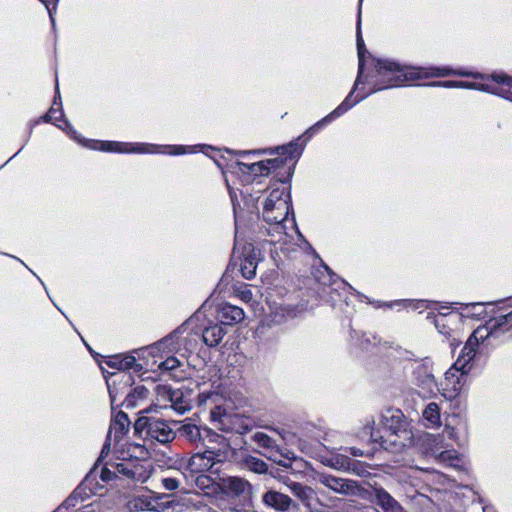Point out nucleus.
I'll return each mask as SVG.
<instances>
[{
  "instance_id": "23",
  "label": "nucleus",
  "mask_w": 512,
  "mask_h": 512,
  "mask_svg": "<svg viewBox=\"0 0 512 512\" xmlns=\"http://www.w3.org/2000/svg\"><path fill=\"white\" fill-rule=\"evenodd\" d=\"M241 465L245 469L258 474L266 473L268 469L267 464L263 460L251 455L244 456L241 460Z\"/></svg>"
},
{
  "instance_id": "43",
  "label": "nucleus",
  "mask_w": 512,
  "mask_h": 512,
  "mask_svg": "<svg viewBox=\"0 0 512 512\" xmlns=\"http://www.w3.org/2000/svg\"><path fill=\"white\" fill-rule=\"evenodd\" d=\"M211 416L213 418V420L215 421H219V422H223V417H226V414L225 413H222V410L220 407H215L212 411H211Z\"/></svg>"
},
{
  "instance_id": "7",
  "label": "nucleus",
  "mask_w": 512,
  "mask_h": 512,
  "mask_svg": "<svg viewBox=\"0 0 512 512\" xmlns=\"http://www.w3.org/2000/svg\"><path fill=\"white\" fill-rule=\"evenodd\" d=\"M252 440L259 447L266 450L264 456L283 467H289L291 460L294 459V454L292 452L287 451L286 453H283L276 445L275 441L263 432L254 433Z\"/></svg>"
},
{
  "instance_id": "6",
  "label": "nucleus",
  "mask_w": 512,
  "mask_h": 512,
  "mask_svg": "<svg viewBox=\"0 0 512 512\" xmlns=\"http://www.w3.org/2000/svg\"><path fill=\"white\" fill-rule=\"evenodd\" d=\"M400 418H401L400 412L396 411L395 413H393L391 415L392 423L390 425H388V420H389L388 416L387 415H383L382 416L383 427H382L381 430L380 429L375 430L374 427H373L374 426V421H372L371 424L368 423L364 427V433L370 435V440L372 442L379 443V445L382 448L388 449L389 445H388V439L387 438H390V437L395 438L397 436L398 425H394V422L399 424Z\"/></svg>"
},
{
  "instance_id": "4",
  "label": "nucleus",
  "mask_w": 512,
  "mask_h": 512,
  "mask_svg": "<svg viewBox=\"0 0 512 512\" xmlns=\"http://www.w3.org/2000/svg\"><path fill=\"white\" fill-rule=\"evenodd\" d=\"M137 432L146 431L147 437L156 440L161 444H166L175 439V432L170 424L163 419L156 417H140L135 422Z\"/></svg>"
},
{
  "instance_id": "14",
  "label": "nucleus",
  "mask_w": 512,
  "mask_h": 512,
  "mask_svg": "<svg viewBox=\"0 0 512 512\" xmlns=\"http://www.w3.org/2000/svg\"><path fill=\"white\" fill-rule=\"evenodd\" d=\"M372 501L381 507L383 512H407L384 488L375 487L372 491Z\"/></svg>"
},
{
  "instance_id": "11",
  "label": "nucleus",
  "mask_w": 512,
  "mask_h": 512,
  "mask_svg": "<svg viewBox=\"0 0 512 512\" xmlns=\"http://www.w3.org/2000/svg\"><path fill=\"white\" fill-rule=\"evenodd\" d=\"M317 480L327 488L344 495L355 494L358 490L356 481L335 477L330 474L321 473Z\"/></svg>"
},
{
  "instance_id": "40",
  "label": "nucleus",
  "mask_w": 512,
  "mask_h": 512,
  "mask_svg": "<svg viewBox=\"0 0 512 512\" xmlns=\"http://www.w3.org/2000/svg\"><path fill=\"white\" fill-rule=\"evenodd\" d=\"M211 483L212 479L205 474H199L196 478V485L201 489L210 487Z\"/></svg>"
},
{
  "instance_id": "9",
  "label": "nucleus",
  "mask_w": 512,
  "mask_h": 512,
  "mask_svg": "<svg viewBox=\"0 0 512 512\" xmlns=\"http://www.w3.org/2000/svg\"><path fill=\"white\" fill-rule=\"evenodd\" d=\"M166 498H168L166 494L140 495L130 501V507L140 511L166 512L173 507V502L164 501Z\"/></svg>"
},
{
  "instance_id": "29",
  "label": "nucleus",
  "mask_w": 512,
  "mask_h": 512,
  "mask_svg": "<svg viewBox=\"0 0 512 512\" xmlns=\"http://www.w3.org/2000/svg\"><path fill=\"white\" fill-rule=\"evenodd\" d=\"M436 460L441 463H446L453 467H459L461 458L455 450L441 451L436 455Z\"/></svg>"
},
{
  "instance_id": "37",
  "label": "nucleus",
  "mask_w": 512,
  "mask_h": 512,
  "mask_svg": "<svg viewBox=\"0 0 512 512\" xmlns=\"http://www.w3.org/2000/svg\"><path fill=\"white\" fill-rule=\"evenodd\" d=\"M237 296L244 302L248 303L253 298V293L246 285L236 290Z\"/></svg>"
},
{
  "instance_id": "17",
  "label": "nucleus",
  "mask_w": 512,
  "mask_h": 512,
  "mask_svg": "<svg viewBox=\"0 0 512 512\" xmlns=\"http://www.w3.org/2000/svg\"><path fill=\"white\" fill-rule=\"evenodd\" d=\"M227 331L223 328L222 324L209 323L202 331L203 342L209 347L218 346Z\"/></svg>"
},
{
  "instance_id": "31",
  "label": "nucleus",
  "mask_w": 512,
  "mask_h": 512,
  "mask_svg": "<svg viewBox=\"0 0 512 512\" xmlns=\"http://www.w3.org/2000/svg\"><path fill=\"white\" fill-rule=\"evenodd\" d=\"M285 484L288 486L291 492L301 500H307L311 496V488L304 486L301 483L289 481L285 482Z\"/></svg>"
},
{
  "instance_id": "52",
  "label": "nucleus",
  "mask_w": 512,
  "mask_h": 512,
  "mask_svg": "<svg viewBox=\"0 0 512 512\" xmlns=\"http://www.w3.org/2000/svg\"><path fill=\"white\" fill-rule=\"evenodd\" d=\"M40 1H41V2H43V3H45V5H46V7H47V9H48V11H49V14H50V18H51V21H52V25L54 26V25H55V20H54V18H53V16H52V12H51V10L49 9V7H48V5H47L46 1H45V0H40Z\"/></svg>"
},
{
  "instance_id": "16",
  "label": "nucleus",
  "mask_w": 512,
  "mask_h": 512,
  "mask_svg": "<svg viewBox=\"0 0 512 512\" xmlns=\"http://www.w3.org/2000/svg\"><path fill=\"white\" fill-rule=\"evenodd\" d=\"M157 392L160 397L168 400L172 407L179 413L183 414L187 407L183 404V392L179 389H172L170 386H157Z\"/></svg>"
},
{
  "instance_id": "42",
  "label": "nucleus",
  "mask_w": 512,
  "mask_h": 512,
  "mask_svg": "<svg viewBox=\"0 0 512 512\" xmlns=\"http://www.w3.org/2000/svg\"><path fill=\"white\" fill-rule=\"evenodd\" d=\"M265 164H267V167H270L271 171L280 168L284 164V161L280 158H273L265 160Z\"/></svg>"
},
{
  "instance_id": "56",
  "label": "nucleus",
  "mask_w": 512,
  "mask_h": 512,
  "mask_svg": "<svg viewBox=\"0 0 512 512\" xmlns=\"http://www.w3.org/2000/svg\"><path fill=\"white\" fill-rule=\"evenodd\" d=\"M390 443H391V444H393V445H395V444H396V440H395V439H392V440L390 441Z\"/></svg>"
},
{
  "instance_id": "54",
  "label": "nucleus",
  "mask_w": 512,
  "mask_h": 512,
  "mask_svg": "<svg viewBox=\"0 0 512 512\" xmlns=\"http://www.w3.org/2000/svg\"><path fill=\"white\" fill-rule=\"evenodd\" d=\"M250 152L249 151H242V152H239V154L241 155H246V154H249Z\"/></svg>"
},
{
  "instance_id": "3",
  "label": "nucleus",
  "mask_w": 512,
  "mask_h": 512,
  "mask_svg": "<svg viewBox=\"0 0 512 512\" xmlns=\"http://www.w3.org/2000/svg\"><path fill=\"white\" fill-rule=\"evenodd\" d=\"M290 211V195L285 187L273 189L263 205V218L268 224H275L283 229L282 222L287 219Z\"/></svg>"
},
{
  "instance_id": "27",
  "label": "nucleus",
  "mask_w": 512,
  "mask_h": 512,
  "mask_svg": "<svg viewBox=\"0 0 512 512\" xmlns=\"http://www.w3.org/2000/svg\"><path fill=\"white\" fill-rule=\"evenodd\" d=\"M83 501L80 493V487L75 489L73 493L53 512H71L76 508L79 502Z\"/></svg>"
},
{
  "instance_id": "24",
  "label": "nucleus",
  "mask_w": 512,
  "mask_h": 512,
  "mask_svg": "<svg viewBox=\"0 0 512 512\" xmlns=\"http://www.w3.org/2000/svg\"><path fill=\"white\" fill-rule=\"evenodd\" d=\"M236 164L239 167L240 171H243V172L247 171L256 176L257 175L265 176L270 173V167H267V164H265V161H259V162L249 163V164L238 161Z\"/></svg>"
},
{
  "instance_id": "49",
  "label": "nucleus",
  "mask_w": 512,
  "mask_h": 512,
  "mask_svg": "<svg viewBox=\"0 0 512 512\" xmlns=\"http://www.w3.org/2000/svg\"><path fill=\"white\" fill-rule=\"evenodd\" d=\"M170 148L172 149L171 151H169L170 154L177 155L184 153V149L182 146H175Z\"/></svg>"
},
{
  "instance_id": "28",
  "label": "nucleus",
  "mask_w": 512,
  "mask_h": 512,
  "mask_svg": "<svg viewBox=\"0 0 512 512\" xmlns=\"http://www.w3.org/2000/svg\"><path fill=\"white\" fill-rule=\"evenodd\" d=\"M180 434L192 443H196L201 440L200 428L191 423H186L179 429Z\"/></svg>"
},
{
  "instance_id": "12",
  "label": "nucleus",
  "mask_w": 512,
  "mask_h": 512,
  "mask_svg": "<svg viewBox=\"0 0 512 512\" xmlns=\"http://www.w3.org/2000/svg\"><path fill=\"white\" fill-rule=\"evenodd\" d=\"M217 319L222 325H234L240 323L245 318V313L242 308L224 302L217 306Z\"/></svg>"
},
{
  "instance_id": "8",
  "label": "nucleus",
  "mask_w": 512,
  "mask_h": 512,
  "mask_svg": "<svg viewBox=\"0 0 512 512\" xmlns=\"http://www.w3.org/2000/svg\"><path fill=\"white\" fill-rule=\"evenodd\" d=\"M219 488L231 498H247L252 494V485L244 478L227 476L219 479Z\"/></svg>"
},
{
  "instance_id": "10",
  "label": "nucleus",
  "mask_w": 512,
  "mask_h": 512,
  "mask_svg": "<svg viewBox=\"0 0 512 512\" xmlns=\"http://www.w3.org/2000/svg\"><path fill=\"white\" fill-rule=\"evenodd\" d=\"M110 466L116 470V475H122L132 481L143 483L148 477L143 464L135 460L111 463Z\"/></svg>"
},
{
  "instance_id": "44",
  "label": "nucleus",
  "mask_w": 512,
  "mask_h": 512,
  "mask_svg": "<svg viewBox=\"0 0 512 512\" xmlns=\"http://www.w3.org/2000/svg\"><path fill=\"white\" fill-rule=\"evenodd\" d=\"M110 441H111V439H108V436H107L106 437V441H105V443L103 445L100 457L98 458V461H101L103 458H105L109 454V451H110Z\"/></svg>"
},
{
  "instance_id": "46",
  "label": "nucleus",
  "mask_w": 512,
  "mask_h": 512,
  "mask_svg": "<svg viewBox=\"0 0 512 512\" xmlns=\"http://www.w3.org/2000/svg\"><path fill=\"white\" fill-rule=\"evenodd\" d=\"M346 451L354 457H362L364 455L362 450L355 447L346 448Z\"/></svg>"
},
{
  "instance_id": "53",
  "label": "nucleus",
  "mask_w": 512,
  "mask_h": 512,
  "mask_svg": "<svg viewBox=\"0 0 512 512\" xmlns=\"http://www.w3.org/2000/svg\"><path fill=\"white\" fill-rule=\"evenodd\" d=\"M56 94H59V86H58V82L56 81Z\"/></svg>"
},
{
  "instance_id": "51",
  "label": "nucleus",
  "mask_w": 512,
  "mask_h": 512,
  "mask_svg": "<svg viewBox=\"0 0 512 512\" xmlns=\"http://www.w3.org/2000/svg\"><path fill=\"white\" fill-rule=\"evenodd\" d=\"M445 430L447 431V433L450 437H452V438L454 437V428L453 427L446 426Z\"/></svg>"
},
{
  "instance_id": "13",
  "label": "nucleus",
  "mask_w": 512,
  "mask_h": 512,
  "mask_svg": "<svg viewBox=\"0 0 512 512\" xmlns=\"http://www.w3.org/2000/svg\"><path fill=\"white\" fill-rule=\"evenodd\" d=\"M94 149H100L102 151L106 152H118V153H128V152H135V153H150L153 152V150H150L148 145H132L125 142H115V141H103V142H97L95 146H93Z\"/></svg>"
},
{
  "instance_id": "2",
  "label": "nucleus",
  "mask_w": 512,
  "mask_h": 512,
  "mask_svg": "<svg viewBox=\"0 0 512 512\" xmlns=\"http://www.w3.org/2000/svg\"><path fill=\"white\" fill-rule=\"evenodd\" d=\"M375 70L372 75L373 88L372 93L402 85L406 81H412L420 78L444 77L448 75H458L464 77L479 78L480 74L471 73L462 70H451L449 68H409L402 66L391 59H374Z\"/></svg>"
},
{
  "instance_id": "36",
  "label": "nucleus",
  "mask_w": 512,
  "mask_h": 512,
  "mask_svg": "<svg viewBox=\"0 0 512 512\" xmlns=\"http://www.w3.org/2000/svg\"><path fill=\"white\" fill-rule=\"evenodd\" d=\"M179 366H180V361L177 358L168 357L165 361H163L159 365V368L166 370V371H171V370L178 368Z\"/></svg>"
},
{
  "instance_id": "50",
  "label": "nucleus",
  "mask_w": 512,
  "mask_h": 512,
  "mask_svg": "<svg viewBox=\"0 0 512 512\" xmlns=\"http://www.w3.org/2000/svg\"><path fill=\"white\" fill-rule=\"evenodd\" d=\"M121 376H122L123 382H124L125 384H129V382H130V380H131V375H130V374H126V373H125V374H123V375H121Z\"/></svg>"
},
{
  "instance_id": "15",
  "label": "nucleus",
  "mask_w": 512,
  "mask_h": 512,
  "mask_svg": "<svg viewBox=\"0 0 512 512\" xmlns=\"http://www.w3.org/2000/svg\"><path fill=\"white\" fill-rule=\"evenodd\" d=\"M269 317L270 321L273 324H280L287 320L288 318H293L297 314V309L295 306L286 304L284 302H275L269 304Z\"/></svg>"
},
{
  "instance_id": "47",
  "label": "nucleus",
  "mask_w": 512,
  "mask_h": 512,
  "mask_svg": "<svg viewBox=\"0 0 512 512\" xmlns=\"http://www.w3.org/2000/svg\"><path fill=\"white\" fill-rule=\"evenodd\" d=\"M107 386H108L109 395L111 398V404L113 405L116 400L115 391H114V388L112 387V385L110 384V382H108V381H107Z\"/></svg>"
},
{
  "instance_id": "25",
  "label": "nucleus",
  "mask_w": 512,
  "mask_h": 512,
  "mask_svg": "<svg viewBox=\"0 0 512 512\" xmlns=\"http://www.w3.org/2000/svg\"><path fill=\"white\" fill-rule=\"evenodd\" d=\"M136 363L134 356L116 355L107 361V365L117 370H128Z\"/></svg>"
},
{
  "instance_id": "33",
  "label": "nucleus",
  "mask_w": 512,
  "mask_h": 512,
  "mask_svg": "<svg viewBox=\"0 0 512 512\" xmlns=\"http://www.w3.org/2000/svg\"><path fill=\"white\" fill-rule=\"evenodd\" d=\"M278 153L286 156V158L293 159L300 155L301 149L298 143L291 142L288 145L277 148Z\"/></svg>"
},
{
  "instance_id": "20",
  "label": "nucleus",
  "mask_w": 512,
  "mask_h": 512,
  "mask_svg": "<svg viewBox=\"0 0 512 512\" xmlns=\"http://www.w3.org/2000/svg\"><path fill=\"white\" fill-rule=\"evenodd\" d=\"M130 421L128 416L120 411L118 412L114 419L111 421L109 431H108V439H111L112 434H114V440L120 441L124 434L128 431Z\"/></svg>"
},
{
  "instance_id": "38",
  "label": "nucleus",
  "mask_w": 512,
  "mask_h": 512,
  "mask_svg": "<svg viewBox=\"0 0 512 512\" xmlns=\"http://www.w3.org/2000/svg\"><path fill=\"white\" fill-rule=\"evenodd\" d=\"M115 477H117L116 470L113 469L111 466H110V468L104 467L101 470L100 478L102 479V481L108 482V481L113 480Z\"/></svg>"
},
{
  "instance_id": "39",
  "label": "nucleus",
  "mask_w": 512,
  "mask_h": 512,
  "mask_svg": "<svg viewBox=\"0 0 512 512\" xmlns=\"http://www.w3.org/2000/svg\"><path fill=\"white\" fill-rule=\"evenodd\" d=\"M162 485L166 490H176L179 487V481L176 478L166 477L162 479Z\"/></svg>"
},
{
  "instance_id": "26",
  "label": "nucleus",
  "mask_w": 512,
  "mask_h": 512,
  "mask_svg": "<svg viewBox=\"0 0 512 512\" xmlns=\"http://www.w3.org/2000/svg\"><path fill=\"white\" fill-rule=\"evenodd\" d=\"M148 393V389L145 386H136L127 394L122 404L126 408H134L137 405V400L145 399L148 396Z\"/></svg>"
},
{
  "instance_id": "45",
  "label": "nucleus",
  "mask_w": 512,
  "mask_h": 512,
  "mask_svg": "<svg viewBox=\"0 0 512 512\" xmlns=\"http://www.w3.org/2000/svg\"><path fill=\"white\" fill-rule=\"evenodd\" d=\"M424 383L427 385V388L432 391V389L436 386L435 379L433 375H427Z\"/></svg>"
},
{
  "instance_id": "30",
  "label": "nucleus",
  "mask_w": 512,
  "mask_h": 512,
  "mask_svg": "<svg viewBox=\"0 0 512 512\" xmlns=\"http://www.w3.org/2000/svg\"><path fill=\"white\" fill-rule=\"evenodd\" d=\"M423 417L432 425V426H439L440 425V409L439 406L431 402L429 403L424 412Z\"/></svg>"
},
{
  "instance_id": "48",
  "label": "nucleus",
  "mask_w": 512,
  "mask_h": 512,
  "mask_svg": "<svg viewBox=\"0 0 512 512\" xmlns=\"http://www.w3.org/2000/svg\"><path fill=\"white\" fill-rule=\"evenodd\" d=\"M176 333H177V331H175L174 333L170 334L168 337H166L162 341H160L159 344L162 345V346L167 345L168 343H170L173 340V338L175 337Z\"/></svg>"
},
{
  "instance_id": "41",
  "label": "nucleus",
  "mask_w": 512,
  "mask_h": 512,
  "mask_svg": "<svg viewBox=\"0 0 512 512\" xmlns=\"http://www.w3.org/2000/svg\"><path fill=\"white\" fill-rule=\"evenodd\" d=\"M491 77L496 83H500V84L506 85L508 87H512V78L507 75L493 74Z\"/></svg>"
},
{
  "instance_id": "55",
  "label": "nucleus",
  "mask_w": 512,
  "mask_h": 512,
  "mask_svg": "<svg viewBox=\"0 0 512 512\" xmlns=\"http://www.w3.org/2000/svg\"><path fill=\"white\" fill-rule=\"evenodd\" d=\"M477 304L475 303H472V304H467L466 307H469V306H472V307H475Z\"/></svg>"
},
{
  "instance_id": "32",
  "label": "nucleus",
  "mask_w": 512,
  "mask_h": 512,
  "mask_svg": "<svg viewBox=\"0 0 512 512\" xmlns=\"http://www.w3.org/2000/svg\"><path fill=\"white\" fill-rule=\"evenodd\" d=\"M63 117V112L61 108V101L57 102V96H55L52 107L49 111L42 117L45 122L49 121H59Z\"/></svg>"
},
{
  "instance_id": "18",
  "label": "nucleus",
  "mask_w": 512,
  "mask_h": 512,
  "mask_svg": "<svg viewBox=\"0 0 512 512\" xmlns=\"http://www.w3.org/2000/svg\"><path fill=\"white\" fill-rule=\"evenodd\" d=\"M262 499L265 505L280 512L289 510L292 504V499L288 495L272 490L266 492Z\"/></svg>"
},
{
  "instance_id": "5",
  "label": "nucleus",
  "mask_w": 512,
  "mask_h": 512,
  "mask_svg": "<svg viewBox=\"0 0 512 512\" xmlns=\"http://www.w3.org/2000/svg\"><path fill=\"white\" fill-rule=\"evenodd\" d=\"M227 459V452L221 449H207L193 454L187 462L186 468L193 474H204L213 467Z\"/></svg>"
},
{
  "instance_id": "19",
  "label": "nucleus",
  "mask_w": 512,
  "mask_h": 512,
  "mask_svg": "<svg viewBox=\"0 0 512 512\" xmlns=\"http://www.w3.org/2000/svg\"><path fill=\"white\" fill-rule=\"evenodd\" d=\"M352 97V92L346 97V99L331 113H329L327 116H325L323 119L318 121L313 127L308 129L307 132L314 131L321 126H323L326 123L331 122L332 120L336 119L337 117L341 116L345 112H347L353 105H355L357 102H359L361 99H363L365 96H361L357 99H355L353 102H350V99Z\"/></svg>"
},
{
  "instance_id": "22",
  "label": "nucleus",
  "mask_w": 512,
  "mask_h": 512,
  "mask_svg": "<svg viewBox=\"0 0 512 512\" xmlns=\"http://www.w3.org/2000/svg\"><path fill=\"white\" fill-rule=\"evenodd\" d=\"M356 44H357V53H358V59H359V67H358V76L355 82V86L360 82V77L363 73L364 69V57L365 54L368 53L367 49L365 48L364 40L362 38V32H361V8L359 7L358 12V20H357V28H356Z\"/></svg>"
},
{
  "instance_id": "35",
  "label": "nucleus",
  "mask_w": 512,
  "mask_h": 512,
  "mask_svg": "<svg viewBox=\"0 0 512 512\" xmlns=\"http://www.w3.org/2000/svg\"><path fill=\"white\" fill-rule=\"evenodd\" d=\"M335 469H347L349 467V458L344 455H337L327 463Z\"/></svg>"
},
{
  "instance_id": "1",
  "label": "nucleus",
  "mask_w": 512,
  "mask_h": 512,
  "mask_svg": "<svg viewBox=\"0 0 512 512\" xmlns=\"http://www.w3.org/2000/svg\"><path fill=\"white\" fill-rule=\"evenodd\" d=\"M511 330L512 311L497 316L474 330L454 365L445 373L446 384L452 385L454 393H458L461 389V379L470 369L469 364L475 356L476 346L485 340L500 338Z\"/></svg>"
},
{
  "instance_id": "34",
  "label": "nucleus",
  "mask_w": 512,
  "mask_h": 512,
  "mask_svg": "<svg viewBox=\"0 0 512 512\" xmlns=\"http://www.w3.org/2000/svg\"><path fill=\"white\" fill-rule=\"evenodd\" d=\"M241 272L244 278H253L256 274V264L250 259H245L241 264Z\"/></svg>"
},
{
  "instance_id": "21",
  "label": "nucleus",
  "mask_w": 512,
  "mask_h": 512,
  "mask_svg": "<svg viewBox=\"0 0 512 512\" xmlns=\"http://www.w3.org/2000/svg\"><path fill=\"white\" fill-rule=\"evenodd\" d=\"M430 86H439L445 88H467V89H480L483 91L491 92L494 94L503 95L502 90H494L491 89L489 85L485 84H476L473 82H464V81H438L429 84Z\"/></svg>"
}]
</instances>
